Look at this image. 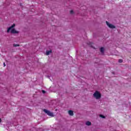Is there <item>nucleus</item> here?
Here are the masks:
<instances>
[{
	"label": "nucleus",
	"mask_w": 131,
	"mask_h": 131,
	"mask_svg": "<svg viewBox=\"0 0 131 131\" xmlns=\"http://www.w3.org/2000/svg\"><path fill=\"white\" fill-rule=\"evenodd\" d=\"M15 26H16V25L15 24H13L11 27L8 28L7 31V33H9L10 32V31L11 30L10 32L12 34H18V33H19V31L14 29V27H15Z\"/></svg>",
	"instance_id": "obj_1"
},
{
	"label": "nucleus",
	"mask_w": 131,
	"mask_h": 131,
	"mask_svg": "<svg viewBox=\"0 0 131 131\" xmlns=\"http://www.w3.org/2000/svg\"><path fill=\"white\" fill-rule=\"evenodd\" d=\"M101 93H100V92L98 91H95V92L93 94V97H94L96 100L101 99Z\"/></svg>",
	"instance_id": "obj_2"
},
{
	"label": "nucleus",
	"mask_w": 131,
	"mask_h": 131,
	"mask_svg": "<svg viewBox=\"0 0 131 131\" xmlns=\"http://www.w3.org/2000/svg\"><path fill=\"white\" fill-rule=\"evenodd\" d=\"M43 112L47 114V115H49V116H51V117H54V114L53 112L47 110V109H44Z\"/></svg>",
	"instance_id": "obj_3"
},
{
	"label": "nucleus",
	"mask_w": 131,
	"mask_h": 131,
	"mask_svg": "<svg viewBox=\"0 0 131 131\" xmlns=\"http://www.w3.org/2000/svg\"><path fill=\"white\" fill-rule=\"evenodd\" d=\"M106 25H107L108 26V27L110 28H111L112 29H114L116 28L115 26L112 24H111L110 23H109V22L108 21H106Z\"/></svg>",
	"instance_id": "obj_4"
},
{
	"label": "nucleus",
	"mask_w": 131,
	"mask_h": 131,
	"mask_svg": "<svg viewBox=\"0 0 131 131\" xmlns=\"http://www.w3.org/2000/svg\"><path fill=\"white\" fill-rule=\"evenodd\" d=\"M53 51L50 50V51H46V55L49 56L50 54H52Z\"/></svg>",
	"instance_id": "obj_5"
},
{
	"label": "nucleus",
	"mask_w": 131,
	"mask_h": 131,
	"mask_svg": "<svg viewBox=\"0 0 131 131\" xmlns=\"http://www.w3.org/2000/svg\"><path fill=\"white\" fill-rule=\"evenodd\" d=\"M68 113H69V115H70L71 116H73L74 114H73V111H71V110L69 111Z\"/></svg>",
	"instance_id": "obj_6"
},
{
	"label": "nucleus",
	"mask_w": 131,
	"mask_h": 131,
	"mask_svg": "<svg viewBox=\"0 0 131 131\" xmlns=\"http://www.w3.org/2000/svg\"><path fill=\"white\" fill-rule=\"evenodd\" d=\"M86 125H88V126H90L91 125H92V122H90V121H87L85 123Z\"/></svg>",
	"instance_id": "obj_7"
},
{
	"label": "nucleus",
	"mask_w": 131,
	"mask_h": 131,
	"mask_svg": "<svg viewBox=\"0 0 131 131\" xmlns=\"http://www.w3.org/2000/svg\"><path fill=\"white\" fill-rule=\"evenodd\" d=\"M100 52L101 53H104V48L102 47L100 48Z\"/></svg>",
	"instance_id": "obj_8"
},
{
	"label": "nucleus",
	"mask_w": 131,
	"mask_h": 131,
	"mask_svg": "<svg viewBox=\"0 0 131 131\" xmlns=\"http://www.w3.org/2000/svg\"><path fill=\"white\" fill-rule=\"evenodd\" d=\"M13 47H20V45H19V44H13Z\"/></svg>",
	"instance_id": "obj_9"
},
{
	"label": "nucleus",
	"mask_w": 131,
	"mask_h": 131,
	"mask_svg": "<svg viewBox=\"0 0 131 131\" xmlns=\"http://www.w3.org/2000/svg\"><path fill=\"white\" fill-rule=\"evenodd\" d=\"M100 117H101L102 118H106L105 116H104L103 115H100Z\"/></svg>",
	"instance_id": "obj_10"
},
{
	"label": "nucleus",
	"mask_w": 131,
	"mask_h": 131,
	"mask_svg": "<svg viewBox=\"0 0 131 131\" xmlns=\"http://www.w3.org/2000/svg\"><path fill=\"white\" fill-rule=\"evenodd\" d=\"M118 62L119 63H122V62H123V60L122 59H119Z\"/></svg>",
	"instance_id": "obj_11"
},
{
	"label": "nucleus",
	"mask_w": 131,
	"mask_h": 131,
	"mask_svg": "<svg viewBox=\"0 0 131 131\" xmlns=\"http://www.w3.org/2000/svg\"><path fill=\"white\" fill-rule=\"evenodd\" d=\"M42 93L43 94H46V91L45 90H42Z\"/></svg>",
	"instance_id": "obj_12"
},
{
	"label": "nucleus",
	"mask_w": 131,
	"mask_h": 131,
	"mask_svg": "<svg viewBox=\"0 0 131 131\" xmlns=\"http://www.w3.org/2000/svg\"><path fill=\"white\" fill-rule=\"evenodd\" d=\"M70 13H71V14H72V13H73V10H71V11H70Z\"/></svg>",
	"instance_id": "obj_13"
},
{
	"label": "nucleus",
	"mask_w": 131,
	"mask_h": 131,
	"mask_svg": "<svg viewBox=\"0 0 131 131\" xmlns=\"http://www.w3.org/2000/svg\"><path fill=\"white\" fill-rule=\"evenodd\" d=\"M4 67H5V66H6V63L5 62L4 63Z\"/></svg>",
	"instance_id": "obj_14"
},
{
	"label": "nucleus",
	"mask_w": 131,
	"mask_h": 131,
	"mask_svg": "<svg viewBox=\"0 0 131 131\" xmlns=\"http://www.w3.org/2000/svg\"><path fill=\"white\" fill-rule=\"evenodd\" d=\"M0 122H2V119L0 118Z\"/></svg>",
	"instance_id": "obj_15"
}]
</instances>
